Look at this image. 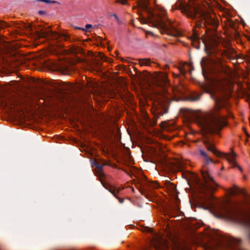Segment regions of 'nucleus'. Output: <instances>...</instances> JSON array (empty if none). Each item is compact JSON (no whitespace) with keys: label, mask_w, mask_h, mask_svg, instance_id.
I'll return each mask as SVG.
<instances>
[{"label":"nucleus","mask_w":250,"mask_h":250,"mask_svg":"<svg viewBox=\"0 0 250 250\" xmlns=\"http://www.w3.org/2000/svg\"><path fill=\"white\" fill-rule=\"evenodd\" d=\"M42 34L43 37H51L54 40H58V39L62 37H63L64 40H67L69 38L68 36L66 34L58 33L50 30L44 31L42 32Z\"/></svg>","instance_id":"9d476101"},{"label":"nucleus","mask_w":250,"mask_h":250,"mask_svg":"<svg viewBox=\"0 0 250 250\" xmlns=\"http://www.w3.org/2000/svg\"><path fill=\"white\" fill-rule=\"evenodd\" d=\"M38 13L40 15H43V14H45V12L44 11H42V10L39 11Z\"/></svg>","instance_id":"7c9ffc66"},{"label":"nucleus","mask_w":250,"mask_h":250,"mask_svg":"<svg viewBox=\"0 0 250 250\" xmlns=\"http://www.w3.org/2000/svg\"><path fill=\"white\" fill-rule=\"evenodd\" d=\"M215 65L216 68H214V71L216 73L224 74L227 76L230 75V70L224 66L220 60L217 61L215 62Z\"/></svg>","instance_id":"9b49d317"},{"label":"nucleus","mask_w":250,"mask_h":250,"mask_svg":"<svg viewBox=\"0 0 250 250\" xmlns=\"http://www.w3.org/2000/svg\"><path fill=\"white\" fill-rule=\"evenodd\" d=\"M37 1L45 2V0H37Z\"/></svg>","instance_id":"473e14b6"},{"label":"nucleus","mask_w":250,"mask_h":250,"mask_svg":"<svg viewBox=\"0 0 250 250\" xmlns=\"http://www.w3.org/2000/svg\"><path fill=\"white\" fill-rule=\"evenodd\" d=\"M166 166H167V167H170V168H174V167H174L175 165H174V164H172L170 166H168V164H167V162H166Z\"/></svg>","instance_id":"c756f323"},{"label":"nucleus","mask_w":250,"mask_h":250,"mask_svg":"<svg viewBox=\"0 0 250 250\" xmlns=\"http://www.w3.org/2000/svg\"><path fill=\"white\" fill-rule=\"evenodd\" d=\"M202 175L204 183H199L201 191L206 192L207 191L212 192L215 190L218 185L210 175L209 171L208 170H202Z\"/></svg>","instance_id":"6e6552de"},{"label":"nucleus","mask_w":250,"mask_h":250,"mask_svg":"<svg viewBox=\"0 0 250 250\" xmlns=\"http://www.w3.org/2000/svg\"><path fill=\"white\" fill-rule=\"evenodd\" d=\"M180 72L183 74H185V73H186V72L184 70H183L182 69H180Z\"/></svg>","instance_id":"2f4dec72"},{"label":"nucleus","mask_w":250,"mask_h":250,"mask_svg":"<svg viewBox=\"0 0 250 250\" xmlns=\"http://www.w3.org/2000/svg\"><path fill=\"white\" fill-rule=\"evenodd\" d=\"M192 46L197 49L200 48V42L197 39L192 42Z\"/></svg>","instance_id":"5701e85b"},{"label":"nucleus","mask_w":250,"mask_h":250,"mask_svg":"<svg viewBox=\"0 0 250 250\" xmlns=\"http://www.w3.org/2000/svg\"><path fill=\"white\" fill-rule=\"evenodd\" d=\"M85 29H84V28H81V27H78L77 29H81L82 30H85V31H87L89 28H91L92 27V25L91 24H87L85 25Z\"/></svg>","instance_id":"393cba45"},{"label":"nucleus","mask_w":250,"mask_h":250,"mask_svg":"<svg viewBox=\"0 0 250 250\" xmlns=\"http://www.w3.org/2000/svg\"><path fill=\"white\" fill-rule=\"evenodd\" d=\"M90 64L92 66V67L97 69L100 68L101 66V62L99 61H97L96 60L94 59L91 60V62H90Z\"/></svg>","instance_id":"4be33fe9"},{"label":"nucleus","mask_w":250,"mask_h":250,"mask_svg":"<svg viewBox=\"0 0 250 250\" xmlns=\"http://www.w3.org/2000/svg\"><path fill=\"white\" fill-rule=\"evenodd\" d=\"M146 186L148 187V188H156L158 187V184L156 182H150L148 181H146Z\"/></svg>","instance_id":"aec40b11"},{"label":"nucleus","mask_w":250,"mask_h":250,"mask_svg":"<svg viewBox=\"0 0 250 250\" xmlns=\"http://www.w3.org/2000/svg\"><path fill=\"white\" fill-rule=\"evenodd\" d=\"M45 3H57L56 1L51 0H45Z\"/></svg>","instance_id":"cd10ccee"},{"label":"nucleus","mask_w":250,"mask_h":250,"mask_svg":"<svg viewBox=\"0 0 250 250\" xmlns=\"http://www.w3.org/2000/svg\"><path fill=\"white\" fill-rule=\"evenodd\" d=\"M226 56L231 60H236L238 58L239 55L237 54L235 50L233 49L228 50L226 53Z\"/></svg>","instance_id":"2eb2a0df"},{"label":"nucleus","mask_w":250,"mask_h":250,"mask_svg":"<svg viewBox=\"0 0 250 250\" xmlns=\"http://www.w3.org/2000/svg\"><path fill=\"white\" fill-rule=\"evenodd\" d=\"M132 190L133 191H134V188H132Z\"/></svg>","instance_id":"f704fd0d"},{"label":"nucleus","mask_w":250,"mask_h":250,"mask_svg":"<svg viewBox=\"0 0 250 250\" xmlns=\"http://www.w3.org/2000/svg\"><path fill=\"white\" fill-rule=\"evenodd\" d=\"M200 154L204 157V159L208 156L207 153L202 149L199 150Z\"/></svg>","instance_id":"a878e982"},{"label":"nucleus","mask_w":250,"mask_h":250,"mask_svg":"<svg viewBox=\"0 0 250 250\" xmlns=\"http://www.w3.org/2000/svg\"><path fill=\"white\" fill-rule=\"evenodd\" d=\"M154 83L156 86L162 88L163 90L156 96L153 104L152 112L154 120L151 123L153 126L156 125L157 120L161 116L167 113L171 99L170 94L165 89L169 84L167 74H159L155 79Z\"/></svg>","instance_id":"f03ea898"},{"label":"nucleus","mask_w":250,"mask_h":250,"mask_svg":"<svg viewBox=\"0 0 250 250\" xmlns=\"http://www.w3.org/2000/svg\"><path fill=\"white\" fill-rule=\"evenodd\" d=\"M200 97L201 94L193 93L189 96L188 99L190 101H197L200 100Z\"/></svg>","instance_id":"412c9836"},{"label":"nucleus","mask_w":250,"mask_h":250,"mask_svg":"<svg viewBox=\"0 0 250 250\" xmlns=\"http://www.w3.org/2000/svg\"><path fill=\"white\" fill-rule=\"evenodd\" d=\"M229 192L231 195L236 196L239 194H241L244 196L247 195L246 192L244 189H240L235 185H234L233 188H229Z\"/></svg>","instance_id":"ddd939ff"},{"label":"nucleus","mask_w":250,"mask_h":250,"mask_svg":"<svg viewBox=\"0 0 250 250\" xmlns=\"http://www.w3.org/2000/svg\"><path fill=\"white\" fill-rule=\"evenodd\" d=\"M139 64L141 66L143 65H151V63L152 62H151L150 59L145 58V59H139L138 60Z\"/></svg>","instance_id":"6ab92c4d"},{"label":"nucleus","mask_w":250,"mask_h":250,"mask_svg":"<svg viewBox=\"0 0 250 250\" xmlns=\"http://www.w3.org/2000/svg\"><path fill=\"white\" fill-rule=\"evenodd\" d=\"M201 66L202 67V72L203 75L204 76L205 79L206 80L209 81L212 83L218 85H221V80L218 79L215 77H213L211 76L210 74H207V71L204 68L205 65V60L204 58H202L201 62H200Z\"/></svg>","instance_id":"1a4fd4ad"},{"label":"nucleus","mask_w":250,"mask_h":250,"mask_svg":"<svg viewBox=\"0 0 250 250\" xmlns=\"http://www.w3.org/2000/svg\"><path fill=\"white\" fill-rule=\"evenodd\" d=\"M178 210L179 208L177 207H175L174 208L170 207L165 209L164 213L166 215H167L170 217H172L175 216L174 211H177Z\"/></svg>","instance_id":"dca6fc26"},{"label":"nucleus","mask_w":250,"mask_h":250,"mask_svg":"<svg viewBox=\"0 0 250 250\" xmlns=\"http://www.w3.org/2000/svg\"><path fill=\"white\" fill-rule=\"evenodd\" d=\"M102 184L106 189L111 192L116 198L118 199L120 203H123L124 199L122 198H120L117 196V194L122 190V188H116V187L112 186L110 185L104 184L103 182Z\"/></svg>","instance_id":"f8f14e48"},{"label":"nucleus","mask_w":250,"mask_h":250,"mask_svg":"<svg viewBox=\"0 0 250 250\" xmlns=\"http://www.w3.org/2000/svg\"><path fill=\"white\" fill-rule=\"evenodd\" d=\"M151 244L152 246H153L156 250H161V246L164 244L159 238H157L156 241L152 240Z\"/></svg>","instance_id":"f3484780"},{"label":"nucleus","mask_w":250,"mask_h":250,"mask_svg":"<svg viewBox=\"0 0 250 250\" xmlns=\"http://www.w3.org/2000/svg\"><path fill=\"white\" fill-rule=\"evenodd\" d=\"M166 185L167 186L170 187L171 189H172V190L175 189L176 188V187L175 186V185L173 183H171L169 181H166Z\"/></svg>","instance_id":"b1692460"},{"label":"nucleus","mask_w":250,"mask_h":250,"mask_svg":"<svg viewBox=\"0 0 250 250\" xmlns=\"http://www.w3.org/2000/svg\"><path fill=\"white\" fill-rule=\"evenodd\" d=\"M211 98L215 102L211 110L196 117V122L206 133H218L227 125L225 117L221 115L220 111L226 108L227 99L224 95L211 94Z\"/></svg>","instance_id":"f257e3e1"},{"label":"nucleus","mask_w":250,"mask_h":250,"mask_svg":"<svg viewBox=\"0 0 250 250\" xmlns=\"http://www.w3.org/2000/svg\"><path fill=\"white\" fill-rule=\"evenodd\" d=\"M205 159L206 160V163L207 165H208L210 163H213V162L212 159L210 158H209L208 156L207 157V158L206 157V158H205Z\"/></svg>","instance_id":"bb28decb"},{"label":"nucleus","mask_w":250,"mask_h":250,"mask_svg":"<svg viewBox=\"0 0 250 250\" xmlns=\"http://www.w3.org/2000/svg\"><path fill=\"white\" fill-rule=\"evenodd\" d=\"M114 17H115L117 19V16L116 15H114Z\"/></svg>","instance_id":"72a5a7b5"},{"label":"nucleus","mask_w":250,"mask_h":250,"mask_svg":"<svg viewBox=\"0 0 250 250\" xmlns=\"http://www.w3.org/2000/svg\"><path fill=\"white\" fill-rule=\"evenodd\" d=\"M177 168L178 169V170H180L183 168V166L181 163H178V164L177 166Z\"/></svg>","instance_id":"c85d7f7f"},{"label":"nucleus","mask_w":250,"mask_h":250,"mask_svg":"<svg viewBox=\"0 0 250 250\" xmlns=\"http://www.w3.org/2000/svg\"><path fill=\"white\" fill-rule=\"evenodd\" d=\"M216 44V42L215 39L210 38L209 39L208 43L207 42H204L205 48L206 50H209Z\"/></svg>","instance_id":"a211bd4d"},{"label":"nucleus","mask_w":250,"mask_h":250,"mask_svg":"<svg viewBox=\"0 0 250 250\" xmlns=\"http://www.w3.org/2000/svg\"><path fill=\"white\" fill-rule=\"evenodd\" d=\"M213 208L219 217L227 219L246 228L248 229V237L250 241V217L237 209L224 204L214 205Z\"/></svg>","instance_id":"20e7f679"},{"label":"nucleus","mask_w":250,"mask_h":250,"mask_svg":"<svg viewBox=\"0 0 250 250\" xmlns=\"http://www.w3.org/2000/svg\"><path fill=\"white\" fill-rule=\"evenodd\" d=\"M176 8L180 9L183 13H185L187 16L192 19H195L199 15L201 21H199L198 26H201L209 25L212 26L215 30L218 25V22L214 18L212 17L208 12L202 11L198 7H192L186 3L180 2L179 5L176 4Z\"/></svg>","instance_id":"39448f33"},{"label":"nucleus","mask_w":250,"mask_h":250,"mask_svg":"<svg viewBox=\"0 0 250 250\" xmlns=\"http://www.w3.org/2000/svg\"><path fill=\"white\" fill-rule=\"evenodd\" d=\"M92 164L96 168V172L97 175L100 177H104V174L103 171V167L104 165L97 162L96 161H94Z\"/></svg>","instance_id":"4468645a"},{"label":"nucleus","mask_w":250,"mask_h":250,"mask_svg":"<svg viewBox=\"0 0 250 250\" xmlns=\"http://www.w3.org/2000/svg\"><path fill=\"white\" fill-rule=\"evenodd\" d=\"M217 245L222 249L228 250H245L242 247L241 240L232 237L222 238Z\"/></svg>","instance_id":"423d86ee"},{"label":"nucleus","mask_w":250,"mask_h":250,"mask_svg":"<svg viewBox=\"0 0 250 250\" xmlns=\"http://www.w3.org/2000/svg\"><path fill=\"white\" fill-rule=\"evenodd\" d=\"M117 2L124 5L126 3V0H117ZM138 5L140 8L146 11L152 17L154 18V21L152 23L153 26L159 28L162 33H165L173 37H178L181 35V33L172 25L171 21L167 19V22H166L162 19L166 14L165 9H161L160 13H158L157 16L155 17V14L151 12L148 7V0H139Z\"/></svg>","instance_id":"7ed1b4c3"},{"label":"nucleus","mask_w":250,"mask_h":250,"mask_svg":"<svg viewBox=\"0 0 250 250\" xmlns=\"http://www.w3.org/2000/svg\"><path fill=\"white\" fill-rule=\"evenodd\" d=\"M204 144L205 145L208 151L212 152L214 155H215L217 157L225 158L227 159L228 162L230 164L233 165V167H237L238 169L242 171V168L241 167L237 166V164L235 161V154L233 152L231 153L229 156L226 153H222L218 150H217L215 147L214 145L211 143L209 139H206L204 141Z\"/></svg>","instance_id":"0eeeda50"}]
</instances>
